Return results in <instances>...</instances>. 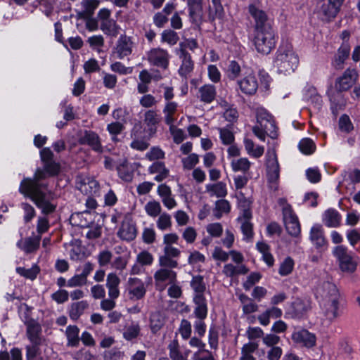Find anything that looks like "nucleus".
I'll use <instances>...</instances> for the list:
<instances>
[{
	"label": "nucleus",
	"mask_w": 360,
	"mask_h": 360,
	"mask_svg": "<svg viewBox=\"0 0 360 360\" xmlns=\"http://www.w3.org/2000/svg\"><path fill=\"white\" fill-rule=\"evenodd\" d=\"M82 5L84 8L82 15L90 16L98 6V1L97 0H86L83 1Z\"/></svg>",
	"instance_id": "e2e57ef3"
},
{
	"label": "nucleus",
	"mask_w": 360,
	"mask_h": 360,
	"mask_svg": "<svg viewBox=\"0 0 360 360\" xmlns=\"http://www.w3.org/2000/svg\"><path fill=\"white\" fill-rule=\"evenodd\" d=\"M143 242L146 244H152L156 240V233L152 227H145L141 234Z\"/></svg>",
	"instance_id": "6e6d98bb"
},
{
	"label": "nucleus",
	"mask_w": 360,
	"mask_h": 360,
	"mask_svg": "<svg viewBox=\"0 0 360 360\" xmlns=\"http://www.w3.org/2000/svg\"><path fill=\"white\" fill-rule=\"evenodd\" d=\"M147 60L153 66L166 70L169 66V54L168 51L162 48H153L147 52Z\"/></svg>",
	"instance_id": "9b49d317"
},
{
	"label": "nucleus",
	"mask_w": 360,
	"mask_h": 360,
	"mask_svg": "<svg viewBox=\"0 0 360 360\" xmlns=\"http://www.w3.org/2000/svg\"><path fill=\"white\" fill-rule=\"evenodd\" d=\"M169 131L173 137L174 143L179 144L181 143L186 138V134L183 129L177 128L173 124L169 125Z\"/></svg>",
	"instance_id": "bf43d9fd"
},
{
	"label": "nucleus",
	"mask_w": 360,
	"mask_h": 360,
	"mask_svg": "<svg viewBox=\"0 0 360 360\" xmlns=\"http://www.w3.org/2000/svg\"><path fill=\"white\" fill-rule=\"evenodd\" d=\"M179 40L178 34L172 30H165L161 34V42L167 43L169 46H174Z\"/></svg>",
	"instance_id": "a18cd8bd"
},
{
	"label": "nucleus",
	"mask_w": 360,
	"mask_h": 360,
	"mask_svg": "<svg viewBox=\"0 0 360 360\" xmlns=\"http://www.w3.org/2000/svg\"><path fill=\"white\" fill-rule=\"evenodd\" d=\"M276 44V34L272 27L255 31L254 44L259 53L269 54Z\"/></svg>",
	"instance_id": "20e7f679"
},
{
	"label": "nucleus",
	"mask_w": 360,
	"mask_h": 360,
	"mask_svg": "<svg viewBox=\"0 0 360 360\" xmlns=\"http://www.w3.org/2000/svg\"><path fill=\"white\" fill-rule=\"evenodd\" d=\"M217 91L214 86L205 84L199 88L198 97L200 101L205 103H212L216 97Z\"/></svg>",
	"instance_id": "c756f323"
},
{
	"label": "nucleus",
	"mask_w": 360,
	"mask_h": 360,
	"mask_svg": "<svg viewBox=\"0 0 360 360\" xmlns=\"http://www.w3.org/2000/svg\"><path fill=\"white\" fill-rule=\"evenodd\" d=\"M51 299L57 304H63L68 300L69 293L66 290H58L51 295Z\"/></svg>",
	"instance_id": "0e129e2a"
},
{
	"label": "nucleus",
	"mask_w": 360,
	"mask_h": 360,
	"mask_svg": "<svg viewBox=\"0 0 360 360\" xmlns=\"http://www.w3.org/2000/svg\"><path fill=\"white\" fill-rule=\"evenodd\" d=\"M230 210V202L228 200L221 198V200L216 201L213 213L217 219H220L223 214H229Z\"/></svg>",
	"instance_id": "58836bf2"
},
{
	"label": "nucleus",
	"mask_w": 360,
	"mask_h": 360,
	"mask_svg": "<svg viewBox=\"0 0 360 360\" xmlns=\"http://www.w3.org/2000/svg\"><path fill=\"white\" fill-rule=\"evenodd\" d=\"M20 206L24 212L23 219L25 222H30L35 217L36 212L34 208L27 202H22Z\"/></svg>",
	"instance_id": "052dcab7"
},
{
	"label": "nucleus",
	"mask_w": 360,
	"mask_h": 360,
	"mask_svg": "<svg viewBox=\"0 0 360 360\" xmlns=\"http://www.w3.org/2000/svg\"><path fill=\"white\" fill-rule=\"evenodd\" d=\"M27 335L32 343H41V327L35 320L31 319L26 322Z\"/></svg>",
	"instance_id": "412c9836"
},
{
	"label": "nucleus",
	"mask_w": 360,
	"mask_h": 360,
	"mask_svg": "<svg viewBox=\"0 0 360 360\" xmlns=\"http://www.w3.org/2000/svg\"><path fill=\"white\" fill-rule=\"evenodd\" d=\"M350 53V46L347 43H343L338 49L336 54L332 61L333 67L336 70H342L345 60Z\"/></svg>",
	"instance_id": "aec40b11"
},
{
	"label": "nucleus",
	"mask_w": 360,
	"mask_h": 360,
	"mask_svg": "<svg viewBox=\"0 0 360 360\" xmlns=\"http://www.w3.org/2000/svg\"><path fill=\"white\" fill-rule=\"evenodd\" d=\"M143 122L148 127L149 135L153 136L157 131V126L160 122V116L157 111L148 110L144 113Z\"/></svg>",
	"instance_id": "4be33fe9"
},
{
	"label": "nucleus",
	"mask_w": 360,
	"mask_h": 360,
	"mask_svg": "<svg viewBox=\"0 0 360 360\" xmlns=\"http://www.w3.org/2000/svg\"><path fill=\"white\" fill-rule=\"evenodd\" d=\"M293 268L294 261L292 258L288 257L281 264L278 272L280 275L283 276H287L292 271Z\"/></svg>",
	"instance_id": "4d7b16f0"
},
{
	"label": "nucleus",
	"mask_w": 360,
	"mask_h": 360,
	"mask_svg": "<svg viewBox=\"0 0 360 360\" xmlns=\"http://www.w3.org/2000/svg\"><path fill=\"white\" fill-rule=\"evenodd\" d=\"M199 156L195 153H191L182 158L181 162L184 169L191 170L198 163Z\"/></svg>",
	"instance_id": "603ef678"
},
{
	"label": "nucleus",
	"mask_w": 360,
	"mask_h": 360,
	"mask_svg": "<svg viewBox=\"0 0 360 360\" xmlns=\"http://www.w3.org/2000/svg\"><path fill=\"white\" fill-rule=\"evenodd\" d=\"M156 221L157 228L162 231L169 230L172 226V217L169 214L164 212L158 216Z\"/></svg>",
	"instance_id": "79ce46f5"
},
{
	"label": "nucleus",
	"mask_w": 360,
	"mask_h": 360,
	"mask_svg": "<svg viewBox=\"0 0 360 360\" xmlns=\"http://www.w3.org/2000/svg\"><path fill=\"white\" fill-rule=\"evenodd\" d=\"M80 142L83 144H87L96 152H103L100 138L98 135L94 131H85L84 136L81 138Z\"/></svg>",
	"instance_id": "393cba45"
},
{
	"label": "nucleus",
	"mask_w": 360,
	"mask_h": 360,
	"mask_svg": "<svg viewBox=\"0 0 360 360\" xmlns=\"http://www.w3.org/2000/svg\"><path fill=\"white\" fill-rule=\"evenodd\" d=\"M283 221L287 232L292 236L297 237L300 235L301 227L298 218L293 212L291 206L286 202V200L281 198Z\"/></svg>",
	"instance_id": "39448f33"
},
{
	"label": "nucleus",
	"mask_w": 360,
	"mask_h": 360,
	"mask_svg": "<svg viewBox=\"0 0 360 360\" xmlns=\"http://www.w3.org/2000/svg\"><path fill=\"white\" fill-rule=\"evenodd\" d=\"M79 188L84 194L93 195L98 192L99 184L94 179L85 178L81 182Z\"/></svg>",
	"instance_id": "72a5a7b5"
},
{
	"label": "nucleus",
	"mask_w": 360,
	"mask_h": 360,
	"mask_svg": "<svg viewBox=\"0 0 360 360\" xmlns=\"http://www.w3.org/2000/svg\"><path fill=\"white\" fill-rule=\"evenodd\" d=\"M16 271L20 276H22L30 280H34L39 272V269L37 266H33L30 269H25L23 267H18Z\"/></svg>",
	"instance_id": "8fccbe9b"
},
{
	"label": "nucleus",
	"mask_w": 360,
	"mask_h": 360,
	"mask_svg": "<svg viewBox=\"0 0 360 360\" xmlns=\"http://www.w3.org/2000/svg\"><path fill=\"white\" fill-rule=\"evenodd\" d=\"M154 261L153 255L147 250L141 251L136 257V262L142 266H150Z\"/></svg>",
	"instance_id": "49530a36"
},
{
	"label": "nucleus",
	"mask_w": 360,
	"mask_h": 360,
	"mask_svg": "<svg viewBox=\"0 0 360 360\" xmlns=\"http://www.w3.org/2000/svg\"><path fill=\"white\" fill-rule=\"evenodd\" d=\"M137 233L136 223L131 217H125L120 224L117 236L122 240L130 242L136 238Z\"/></svg>",
	"instance_id": "4468645a"
},
{
	"label": "nucleus",
	"mask_w": 360,
	"mask_h": 360,
	"mask_svg": "<svg viewBox=\"0 0 360 360\" xmlns=\"http://www.w3.org/2000/svg\"><path fill=\"white\" fill-rule=\"evenodd\" d=\"M276 129L275 121L273 117H271L270 119H266V120L264 121L262 123H256V124L252 127V130L253 134L259 140L264 141L266 135L271 139L277 138L278 134Z\"/></svg>",
	"instance_id": "1a4fd4ad"
},
{
	"label": "nucleus",
	"mask_w": 360,
	"mask_h": 360,
	"mask_svg": "<svg viewBox=\"0 0 360 360\" xmlns=\"http://www.w3.org/2000/svg\"><path fill=\"white\" fill-rule=\"evenodd\" d=\"M191 286L195 292L194 296H204L206 286L202 276L197 275L193 276L191 281Z\"/></svg>",
	"instance_id": "ea45409f"
},
{
	"label": "nucleus",
	"mask_w": 360,
	"mask_h": 360,
	"mask_svg": "<svg viewBox=\"0 0 360 360\" xmlns=\"http://www.w3.org/2000/svg\"><path fill=\"white\" fill-rule=\"evenodd\" d=\"M311 309V303L307 299L297 298L292 304V314L296 318L304 316Z\"/></svg>",
	"instance_id": "bb28decb"
},
{
	"label": "nucleus",
	"mask_w": 360,
	"mask_h": 360,
	"mask_svg": "<svg viewBox=\"0 0 360 360\" xmlns=\"http://www.w3.org/2000/svg\"><path fill=\"white\" fill-rule=\"evenodd\" d=\"M299 148L303 153L310 155L314 152L316 146L311 139L305 138L300 141Z\"/></svg>",
	"instance_id": "09e8293b"
},
{
	"label": "nucleus",
	"mask_w": 360,
	"mask_h": 360,
	"mask_svg": "<svg viewBox=\"0 0 360 360\" xmlns=\"http://www.w3.org/2000/svg\"><path fill=\"white\" fill-rule=\"evenodd\" d=\"M219 137L223 144L231 145L235 140L233 133L227 128H219Z\"/></svg>",
	"instance_id": "864d4df0"
},
{
	"label": "nucleus",
	"mask_w": 360,
	"mask_h": 360,
	"mask_svg": "<svg viewBox=\"0 0 360 360\" xmlns=\"http://www.w3.org/2000/svg\"><path fill=\"white\" fill-rule=\"evenodd\" d=\"M50 228L49 220L46 217H39L37 221V236H40L46 233Z\"/></svg>",
	"instance_id": "13d9d810"
},
{
	"label": "nucleus",
	"mask_w": 360,
	"mask_h": 360,
	"mask_svg": "<svg viewBox=\"0 0 360 360\" xmlns=\"http://www.w3.org/2000/svg\"><path fill=\"white\" fill-rule=\"evenodd\" d=\"M60 172V165L56 161L43 164L38 167L32 177H25L20 182L19 192L29 198L44 214L53 213L56 206L47 198L48 184L45 180L48 177L56 176Z\"/></svg>",
	"instance_id": "f257e3e1"
},
{
	"label": "nucleus",
	"mask_w": 360,
	"mask_h": 360,
	"mask_svg": "<svg viewBox=\"0 0 360 360\" xmlns=\"http://www.w3.org/2000/svg\"><path fill=\"white\" fill-rule=\"evenodd\" d=\"M148 172L150 174H157L154 179L158 182L165 180L169 174V169L162 162H155L152 164L148 168Z\"/></svg>",
	"instance_id": "7c9ffc66"
},
{
	"label": "nucleus",
	"mask_w": 360,
	"mask_h": 360,
	"mask_svg": "<svg viewBox=\"0 0 360 360\" xmlns=\"http://www.w3.org/2000/svg\"><path fill=\"white\" fill-rule=\"evenodd\" d=\"M244 147L247 154L254 158L262 157L264 152V146H256L253 141L250 139H244Z\"/></svg>",
	"instance_id": "c9c22d12"
},
{
	"label": "nucleus",
	"mask_w": 360,
	"mask_h": 360,
	"mask_svg": "<svg viewBox=\"0 0 360 360\" xmlns=\"http://www.w3.org/2000/svg\"><path fill=\"white\" fill-rule=\"evenodd\" d=\"M333 256L337 259L340 269L346 273L352 274L356 269V262L348 252L347 248L340 245L334 248Z\"/></svg>",
	"instance_id": "0eeeda50"
},
{
	"label": "nucleus",
	"mask_w": 360,
	"mask_h": 360,
	"mask_svg": "<svg viewBox=\"0 0 360 360\" xmlns=\"http://www.w3.org/2000/svg\"><path fill=\"white\" fill-rule=\"evenodd\" d=\"M240 90L245 94H254L258 87L257 80L254 75L250 74L238 82Z\"/></svg>",
	"instance_id": "a878e982"
},
{
	"label": "nucleus",
	"mask_w": 360,
	"mask_h": 360,
	"mask_svg": "<svg viewBox=\"0 0 360 360\" xmlns=\"http://www.w3.org/2000/svg\"><path fill=\"white\" fill-rule=\"evenodd\" d=\"M249 269L245 265H236L231 263L226 264L222 269V273L226 277L235 278L238 275L248 274Z\"/></svg>",
	"instance_id": "c85d7f7f"
},
{
	"label": "nucleus",
	"mask_w": 360,
	"mask_h": 360,
	"mask_svg": "<svg viewBox=\"0 0 360 360\" xmlns=\"http://www.w3.org/2000/svg\"><path fill=\"white\" fill-rule=\"evenodd\" d=\"M266 158V176L269 187L274 191L278 189V181L280 176V166L277 155L274 149L268 150Z\"/></svg>",
	"instance_id": "423d86ee"
},
{
	"label": "nucleus",
	"mask_w": 360,
	"mask_h": 360,
	"mask_svg": "<svg viewBox=\"0 0 360 360\" xmlns=\"http://www.w3.org/2000/svg\"><path fill=\"white\" fill-rule=\"evenodd\" d=\"M309 240L313 245L318 250H324L328 248V241L324 231L321 224H314L309 231Z\"/></svg>",
	"instance_id": "2eb2a0df"
},
{
	"label": "nucleus",
	"mask_w": 360,
	"mask_h": 360,
	"mask_svg": "<svg viewBox=\"0 0 360 360\" xmlns=\"http://www.w3.org/2000/svg\"><path fill=\"white\" fill-rule=\"evenodd\" d=\"M89 307V303L86 300H81L73 302L68 309L69 316L72 320H77Z\"/></svg>",
	"instance_id": "473e14b6"
},
{
	"label": "nucleus",
	"mask_w": 360,
	"mask_h": 360,
	"mask_svg": "<svg viewBox=\"0 0 360 360\" xmlns=\"http://www.w3.org/2000/svg\"><path fill=\"white\" fill-rule=\"evenodd\" d=\"M299 65V58L294 51L292 45L288 42L282 43L276 51L274 65L279 74L290 75Z\"/></svg>",
	"instance_id": "7ed1b4c3"
},
{
	"label": "nucleus",
	"mask_w": 360,
	"mask_h": 360,
	"mask_svg": "<svg viewBox=\"0 0 360 360\" xmlns=\"http://www.w3.org/2000/svg\"><path fill=\"white\" fill-rule=\"evenodd\" d=\"M169 355L173 360H184V356L179 349L176 341H173L169 345Z\"/></svg>",
	"instance_id": "774afa93"
},
{
	"label": "nucleus",
	"mask_w": 360,
	"mask_h": 360,
	"mask_svg": "<svg viewBox=\"0 0 360 360\" xmlns=\"http://www.w3.org/2000/svg\"><path fill=\"white\" fill-rule=\"evenodd\" d=\"M158 101L155 96L151 94H144L139 99L140 105L145 108H150L155 106Z\"/></svg>",
	"instance_id": "338daca9"
},
{
	"label": "nucleus",
	"mask_w": 360,
	"mask_h": 360,
	"mask_svg": "<svg viewBox=\"0 0 360 360\" xmlns=\"http://www.w3.org/2000/svg\"><path fill=\"white\" fill-rule=\"evenodd\" d=\"M136 46V43L133 37L121 34L116 42L113 53L118 59H124L133 53Z\"/></svg>",
	"instance_id": "6e6552de"
},
{
	"label": "nucleus",
	"mask_w": 360,
	"mask_h": 360,
	"mask_svg": "<svg viewBox=\"0 0 360 360\" xmlns=\"http://www.w3.org/2000/svg\"><path fill=\"white\" fill-rule=\"evenodd\" d=\"M250 202L245 198L243 201L240 202V207H243L241 215L238 217V222L243 221H250L252 219V212L249 208Z\"/></svg>",
	"instance_id": "de8ad7c7"
},
{
	"label": "nucleus",
	"mask_w": 360,
	"mask_h": 360,
	"mask_svg": "<svg viewBox=\"0 0 360 360\" xmlns=\"http://www.w3.org/2000/svg\"><path fill=\"white\" fill-rule=\"evenodd\" d=\"M179 46L180 49L178 54L181 59V65L179 69V73L181 76L186 77L193 71L194 63L191 59V55L186 49H183V44H180Z\"/></svg>",
	"instance_id": "a211bd4d"
},
{
	"label": "nucleus",
	"mask_w": 360,
	"mask_h": 360,
	"mask_svg": "<svg viewBox=\"0 0 360 360\" xmlns=\"http://www.w3.org/2000/svg\"><path fill=\"white\" fill-rule=\"evenodd\" d=\"M178 111V103L174 101L167 102L164 108V120L166 124L172 125L174 124L177 117L176 116Z\"/></svg>",
	"instance_id": "cd10ccee"
},
{
	"label": "nucleus",
	"mask_w": 360,
	"mask_h": 360,
	"mask_svg": "<svg viewBox=\"0 0 360 360\" xmlns=\"http://www.w3.org/2000/svg\"><path fill=\"white\" fill-rule=\"evenodd\" d=\"M206 231L211 237L219 238L223 233V226L220 223H211L206 226Z\"/></svg>",
	"instance_id": "5fc2aeb1"
},
{
	"label": "nucleus",
	"mask_w": 360,
	"mask_h": 360,
	"mask_svg": "<svg viewBox=\"0 0 360 360\" xmlns=\"http://www.w3.org/2000/svg\"><path fill=\"white\" fill-rule=\"evenodd\" d=\"M205 191L210 197L224 198L227 195V186L225 182L217 181L205 186Z\"/></svg>",
	"instance_id": "b1692460"
},
{
	"label": "nucleus",
	"mask_w": 360,
	"mask_h": 360,
	"mask_svg": "<svg viewBox=\"0 0 360 360\" xmlns=\"http://www.w3.org/2000/svg\"><path fill=\"white\" fill-rule=\"evenodd\" d=\"M176 273L172 269L160 268L154 274V280L156 286L165 288L167 284L176 282Z\"/></svg>",
	"instance_id": "dca6fc26"
},
{
	"label": "nucleus",
	"mask_w": 360,
	"mask_h": 360,
	"mask_svg": "<svg viewBox=\"0 0 360 360\" xmlns=\"http://www.w3.org/2000/svg\"><path fill=\"white\" fill-rule=\"evenodd\" d=\"M345 0H328V5L323 6L322 10L324 15L330 18H334L340 12Z\"/></svg>",
	"instance_id": "f704fd0d"
},
{
	"label": "nucleus",
	"mask_w": 360,
	"mask_h": 360,
	"mask_svg": "<svg viewBox=\"0 0 360 360\" xmlns=\"http://www.w3.org/2000/svg\"><path fill=\"white\" fill-rule=\"evenodd\" d=\"M146 213L150 217H157L162 213V207L156 200L148 201L144 206Z\"/></svg>",
	"instance_id": "c03bdc74"
},
{
	"label": "nucleus",
	"mask_w": 360,
	"mask_h": 360,
	"mask_svg": "<svg viewBox=\"0 0 360 360\" xmlns=\"http://www.w3.org/2000/svg\"><path fill=\"white\" fill-rule=\"evenodd\" d=\"M359 73L356 69L348 68L335 81V89L339 91L349 90L359 79Z\"/></svg>",
	"instance_id": "f8f14e48"
},
{
	"label": "nucleus",
	"mask_w": 360,
	"mask_h": 360,
	"mask_svg": "<svg viewBox=\"0 0 360 360\" xmlns=\"http://www.w3.org/2000/svg\"><path fill=\"white\" fill-rule=\"evenodd\" d=\"M159 264L161 268H167L169 269H172L178 266V262L166 255L159 257Z\"/></svg>",
	"instance_id": "680f3d73"
},
{
	"label": "nucleus",
	"mask_w": 360,
	"mask_h": 360,
	"mask_svg": "<svg viewBox=\"0 0 360 360\" xmlns=\"http://www.w3.org/2000/svg\"><path fill=\"white\" fill-rule=\"evenodd\" d=\"M248 12L255 21V31L271 27L266 13L257 4H251L248 6Z\"/></svg>",
	"instance_id": "ddd939ff"
},
{
	"label": "nucleus",
	"mask_w": 360,
	"mask_h": 360,
	"mask_svg": "<svg viewBox=\"0 0 360 360\" xmlns=\"http://www.w3.org/2000/svg\"><path fill=\"white\" fill-rule=\"evenodd\" d=\"M100 28L107 35L116 37L118 34V27L112 19L101 22Z\"/></svg>",
	"instance_id": "37998d69"
},
{
	"label": "nucleus",
	"mask_w": 360,
	"mask_h": 360,
	"mask_svg": "<svg viewBox=\"0 0 360 360\" xmlns=\"http://www.w3.org/2000/svg\"><path fill=\"white\" fill-rule=\"evenodd\" d=\"M198 233L196 229L193 226L186 227L181 233L182 238L188 244H193L197 238Z\"/></svg>",
	"instance_id": "3c124183"
},
{
	"label": "nucleus",
	"mask_w": 360,
	"mask_h": 360,
	"mask_svg": "<svg viewBox=\"0 0 360 360\" xmlns=\"http://www.w3.org/2000/svg\"><path fill=\"white\" fill-rule=\"evenodd\" d=\"M319 293L322 297L321 308L323 321L331 323L342 314V297L336 285L330 282L322 285Z\"/></svg>",
	"instance_id": "f03ea898"
},
{
	"label": "nucleus",
	"mask_w": 360,
	"mask_h": 360,
	"mask_svg": "<svg viewBox=\"0 0 360 360\" xmlns=\"http://www.w3.org/2000/svg\"><path fill=\"white\" fill-rule=\"evenodd\" d=\"M40 240V236H36L34 237H27L24 239H20L17 243V246L23 250L26 254L33 253L39 249Z\"/></svg>",
	"instance_id": "6ab92c4d"
},
{
	"label": "nucleus",
	"mask_w": 360,
	"mask_h": 360,
	"mask_svg": "<svg viewBox=\"0 0 360 360\" xmlns=\"http://www.w3.org/2000/svg\"><path fill=\"white\" fill-rule=\"evenodd\" d=\"M193 302L195 305L194 314L197 319H205L207 316V304L205 296H194Z\"/></svg>",
	"instance_id": "2f4dec72"
},
{
	"label": "nucleus",
	"mask_w": 360,
	"mask_h": 360,
	"mask_svg": "<svg viewBox=\"0 0 360 360\" xmlns=\"http://www.w3.org/2000/svg\"><path fill=\"white\" fill-rule=\"evenodd\" d=\"M341 214L334 209H328L322 216V221L324 225L329 228H337L341 224Z\"/></svg>",
	"instance_id": "5701e85b"
},
{
	"label": "nucleus",
	"mask_w": 360,
	"mask_h": 360,
	"mask_svg": "<svg viewBox=\"0 0 360 360\" xmlns=\"http://www.w3.org/2000/svg\"><path fill=\"white\" fill-rule=\"evenodd\" d=\"M292 340L294 342L308 348L315 346L316 341L315 335L305 329L295 330L292 334Z\"/></svg>",
	"instance_id": "f3484780"
},
{
	"label": "nucleus",
	"mask_w": 360,
	"mask_h": 360,
	"mask_svg": "<svg viewBox=\"0 0 360 360\" xmlns=\"http://www.w3.org/2000/svg\"><path fill=\"white\" fill-rule=\"evenodd\" d=\"M79 329L77 326H68L65 330L67 338V345L68 347H77L79 344L80 338L79 337Z\"/></svg>",
	"instance_id": "e433bc0d"
},
{
	"label": "nucleus",
	"mask_w": 360,
	"mask_h": 360,
	"mask_svg": "<svg viewBox=\"0 0 360 360\" xmlns=\"http://www.w3.org/2000/svg\"><path fill=\"white\" fill-rule=\"evenodd\" d=\"M251 162L246 158H233L231 161V167L234 172L246 173L250 168Z\"/></svg>",
	"instance_id": "4c0bfd02"
},
{
	"label": "nucleus",
	"mask_w": 360,
	"mask_h": 360,
	"mask_svg": "<svg viewBox=\"0 0 360 360\" xmlns=\"http://www.w3.org/2000/svg\"><path fill=\"white\" fill-rule=\"evenodd\" d=\"M146 158L150 161L163 159L165 158V153L159 147H153L146 154Z\"/></svg>",
	"instance_id": "69168bd1"
},
{
	"label": "nucleus",
	"mask_w": 360,
	"mask_h": 360,
	"mask_svg": "<svg viewBox=\"0 0 360 360\" xmlns=\"http://www.w3.org/2000/svg\"><path fill=\"white\" fill-rule=\"evenodd\" d=\"M140 326L138 323H131L123 329V338L128 341L136 339L140 334Z\"/></svg>",
	"instance_id": "a19ab883"
},
{
	"label": "nucleus",
	"mask_w": 360,
	"mask_h": 360,
	"mask_svg": "<svg viewBox=\"0 0 360 360\" xmlns=\"http://www.w3.org/2000/svg\"><path fill=\"white\" fill-rule=\"evenodd\" d=\"M127 296L129 300L136 301L143 299L146 294V285L137 277H129L127 283Z\"/></svg>",
	"instance_id": "9d476101"
}]
</instances>
